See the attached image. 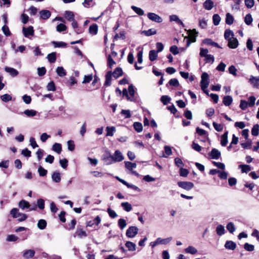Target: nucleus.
Wrapping results in <instances>:
<instances>
[{
	"mask_svg": "<svg viewBox=\"0 0 259 259\" xmlns=\"http://www.w3.org/2000/svg\"><path fill=\"white\" fill-rule=\"evenodd\" d=\"M233 22H234L233 17L230 13H227L226 14V23L227 24L231 25L233 23Z\"/></svg>",
	"mask_w": 259,
	"mask_h": 259,
	"instance_id": "nucleus-46",
	"label": "nucleus"
},
{
	"mask_svg": "<svg viewBox=\"0 0 259 259\" xmlns=\"http://www.w3.org/2000/svg\"><path fill=\"white\" fill-rule=\"evenodd\" d=\"M38 172L39 173V175L40 177L46 176L47 174V170L43 168L41 166H39L38 168Z\"/></svg>",
	"mask_w": 259,
	"mask_h": 259,
	"instance_id": "nucleus-51",
	"label": "nucleus"
},
{
	"mask_svg": "<svg viewBox=\"0 0 259 259\" xmlns=\"http://www.w3.org/2000/svg\"><path fill=\"white\" fill-rule=\"evenodd\" d=\"M37 206L38 207V208L41 209V210H42L44 209L45 208V201L44 199H38L37 201Z\"/></svg>",
	"mask_w": 259,
	"mask_h": 259,
	"instance_id": "nucleus-62",
	"label": "nucleus"
},
{
	"mask_svg": "<svg viewBox=\"0 0 259 259\" xmlns=\"http://www.w3.org/2000/svg\"><path fill=\"white\" fill-rule=\"evenodd\" d=\"M52 150L58 154H60L62 151V146L60 144L56 143L52 146Z\"/></svg>",
	"mask_w": 259,
	"mask_h": 259,
	"instance_id": "nucleus-34",
	"label": "nucleus"
},
{
	"mask_svg": "<svg viewBox=\"0 0 259 259\" xmlns=\"http://www.w3.org/2000/svg\"><path fill=\"white\" fill-rule=\"evenodd\" d=\"M259 125L256 124L253 125L251 130V134L254 136H256L258 135Z\"/></svg>",
	"mask_w": 259,
	"mask_h": 259,
	"instance_id": "nucleus-48",
	"label": "nucleus"
},
{
	"mask_svg": "<svg viewBox=\"0 0 259 259\" xmlns=\"http://www.w3.org/2000/svg\"><path fill=\"white\" fill-rule=\"evenodd\" d=\"M121 206L127 212H129L132 209V205L127 202H122Z\"/></svg>",
	"mask_w": 259,
	"mask_h": 259,
	"instance_id": "nucleus-29",
	"label": "nucleus"
},
{
	"mask_svg": "<svg viewBox=\"0 0 259 259\" xmlns=\"http://www.w3.org/2000/svg\"><path fill=\"white\" fill-rule=\"evenodd\" d=\"M52 179L55 183H59L61 181L60 174L58 171L54 172L52 175Z\"/></svg>",
	"mask_w": 259,
	"mask_h": 259,
	"instance_id": "nucleus-24",
	"label": "nucleus"
},
{
	"mask_svg": "<svg viewBox=\"0 0 259 259\" xmlns=\"http://www.w3.org/2000/svg\"><path fill=\"white\" fill-rule=\"evenodd\" d=\"M221 144L222 146H225L228 143V132H225L221 138Z\"/></svg>",
	"mask_w": 259,
	"mask_h": 259,
	"instance_id": "nucleus-27",
	"label": "nucleus"
},
{
	"mask_svg": "<svg viewBox=\"0 0 259 259\" xmlns=\"http://www.w3.org/2000/svg\"><path fill=\"white\" fill-rule=\"evenodd\" d=\"M18 239V237L15 235H9L6 239V240L9 242L16 241Z\"/></svg>",
	"mask_w": 259,
	"mask_h": 259,
	"instance_id": "nucleus-60",
	"label": "nucleus"
},
{
	"mask_svg": "<svg viewBox=\"0 0 259 259\" xmlns=\"http://www.w3.org/2000/svg\"><path fill=\"white\" fill-rule=\"evenodd\" d=\"M18 206L21 209L24 210L26 208H29L30 205L28 201L22 200L19 202Z\"/></svg>",
	"mask_w": 259,
	"mask_h": 259,
	"instance_id": "nucleus-17",
	"label": "nucleus"
},
{
	"mask_svg": "<svg viewBox=\"0 0 259 259\" xmlns=\"http://www.w3.org/2000/svg\"><path fill=\"white\" fill-rule=\"evenodd\" d=\"M98 27L96 24H93L89 27V33L92 35H96L98 32Z\"/></svg>",
	"mask_w": 259,
	"mask_h": 259,
	"instance_id": "nucleus-22",
	"label": "nucleus"
},
{
	"mask_svg": "<svg viewBox=\"0 0 259 259\" xmlns=\"http://www.w3.org/2000/svg\"><path fill=\"white\" fill-rule=\"evenodd\" d=\"M203 43L207 45L212 46L218 48H222L218 43L213 41L210 38L204 39Z\"/></svg>",
	"mask_w": 259,
	"mask_h": 259,
	"instance_id": "nucleus-20",
	"label": "nucleus"
},
{
	"mask_svg": "<svg viewBox=\"0 0 259 259\" xmlns=\"http://www.w3.org/2000/svg\"><path fill=\"white\" fill-rule=\"evenodd\" d=\"M171 240L172 237H168L165 239L158 238L155 241L151 242L150 243V245L152 247V248H154L155 246L159 244H166L169 242Z\"/></svg>",
	"mask_w": 259,
	"mask_h": 259,
	"instance_id": "nucleus-2",
	"label": "nucleus"
},
{
	"mask_svg": "<svg viewBox=\"0 0 259 259\" xmlns=\"http://www.w3.org/2000/svg\"><path fill=\"white\" fill-rule=\"evenodd\" d=\"M65 18L69 21H72L74 20V15L72 12L67 11L65 12Z\"/></svg>",
	"mask_w": 259,
	"mask_h": 259,
	"instance_id": "nucleus-26",
	"label": "nucleus"
},
{
	"mask_svg": "<svg viewBox=\"0 0 259 259\" xmlns=\"http://www.w3.org/2000/svg\"><path fill=\"white\" fill-rule=\"evenodd\" d=\"M103 160L106 165H110L114 162L112 155L108 151H107L105 154L103 155Z\"/></svg>",
	"mask_w": 259,
	"mask_h": 259,
	"instance_id": "nucleus-6",
	"label": "nucleus"
},
{
	"mask_svg": "<svg viewBox=\"0 0 259 259\" xmlns=\"http://www.w3.org/2000/svg\"><path fill=\"white\" fill-rule=\"evenodd\" d=\"M234 34L233 32L230 29H227L224 33V37L226 40H230L231 38L234 37Z\"/></svg>",
	"mask_w": 259,
	"mask_h": 259,
	"instance_id": "nucleus-21",
	"label": "nucleus"
},
{
	"mask_svg": "<svg viewBox=\"0 0 259 259\" xmlns=\"http://www.w3.org/2000/svg\"><path fill=\"white\" fill-rule=\"evenodd\" d=\"M111 77H112V72L111 71H108L106 75V81L105 82L104 85L109 86L111 84Z\"/></svg>",
	"mask_w": 259,
	"mask_h": 259,
	"instance_id": "nucleus-36",
	"label": "nucleus"
},
{
	"mask_svg": "<svg viewBox=\"0 0 259 259\" xmlns=\"http://www.w3.org/2000/svg\"><path fill=\"white\" fill-rule=\"evenodd\" d=\"M232 101L233 99L230 96H226L223 98V104L226 106H230L232 104Z\"/></svg>",
	"mask_w": 259,
	"mask_h": 259,
	"instance_id": "nucleus-23",
	"label": "nucleus"
},
{
	"mask_svg": "<svg viewBox=\"0 0 259 259\" xmlns=\"http://www.w3.org/2000/svg\"><path fill=\"white\" fill-rule=\"evenodd\" d=\"M47 226V222L43 219L40 220L37 223V227L39 229L43 230L46 228Z\"/></svg>",
	"mask_w": 259,
	"mask_h": 259,
	"instance_id": "nucleus-44",
	"label": "nucleus"
},
{
	"mask_svg": "<svg viewBox=\"0 0 259 259\" xmlns=\"http://www.w3.org/2000/svg\"><path fill=\"white\" fill-rule=\"evenodd\" d=\"M169 20L170 21H175L179 25H182L183 27H184V24L183 22L179 19V17L176 15H172L169 16Z\"/></svg>",
	"mask_w": 259,
	"mask_h": 259,
	"instance_id": "nucleus-19",
	"label": "nucleus"
},
{
	"mask_svg": "<svg viewBox=\"0 0 259 259\" xmlns=\"http://www.w3.org/2000/svg\"><path fill=\"white\" fill-rule=\"evenodd\" d=\"M118 225L119 228L123 230L126 226V221L123 219H120L118 221Z\"/></svg>",
	"mask_w": 259,
	"mask_h": 259,
	"instance_id": "nucleus-50",
	"label": "nucleus"
},
{
	"mask_svg": "<svg viewBox=\"0 0 259 259\" xmlns=\"http://www.w3.org/2000/svg\"><path fill=\"white\" fill-rule=\"evenodd\" d=\"M107 131L106 136H113L114 133L116 131V128L114 126H107L106 128Z\"/></svg>",
	"mask_w": 259,
	"mask_h": 259,
	"instance_id": "nucleus-31",
	"label": "nucleus"
},
{
	"mask_svg": "<svg viewBox=\"0 0 259 259\" xmlns=\"http://www.w3.org/2000/svg\"><path fill=\"white\" fill-rule=\"evenodd\" d=\"M39 14L41 19L46 20L50 18L51 15V13L49 10H44L39 12Z\"/></svg>",
	"mask_w": 259,
	"mask_h": 259,
	"instance_id": "nucleus-11",
	"label": "nucleus"
},
{
	"mask_svg": "<svg viewBox=\"0 0 259 259\" xmlns=\"http://www.w3.org/2000/svg\"><path fill=\"white\" fill-rule=\"evenodd\" d=\"M35 254V251L32 249L25 250L23 254V256L26 259L32 258Z\"/></svg>",
	"mask_w": 259,
	"mask_h": 259,
	"instance_id": "nucleus-12",
	"label": "nucleus"
},
{
	"mask_svg": "<svg viewBox=\"0 0 259 259\" xmlns=\"http://www.w3.org/2000/svg\"><path fill=\"white\" fill-rule=\"evenodd\" d=\"M212 159H218L221 156V152L217 149L213 148L210 153Z\"/></svg>",
	"mask_w": 259,
	"mask_h": 259,
	"instance_id": "nucleus-16",
	"label": "nucleus"
},
{
	"mask_svg": "<svg viewBox=\"0 0 259 259\" xmlns=\"http://www.w3.org/2000/svg\"><path fill=\"white\" fill-rule=\"evenodd\" d=\"M134 129L138 132L140 133L143 130V126L141 123L135 122L133 124Z\"/></svg>",
	"mask_w": 259,
	"mask_h": 259,
	"instance_id": "nucleus-39",
	"label": "nucleus"
},
{
	"mask_svg": "<svg viewBox=\"0 0 259 259\" xmlns=\"http://www.w3.org/2000/svg\"><path fill=\"white\" fill-rule=\"evenodd\" d=\"M66 29H67L66 26L63 23H60V24H58L56 27L57 31L59 32L65 31L66 30Z\"/></svg>",
	"mask_w": 259,
	"mask_h": 259,
	"instance_id": "nucleus-56",
	"label": "nucleus"
},
{
	"mask_svg": "<svg viewBox=\"0 0 259 259\" xmlns=\"http://www.w3.org/2000/svg\"><path fill=\"white\" fill-rule=\"evenodd\" d=\"M23 32L24 36L26 37H28L29 35H34V30L32 26H29L27 28L23 27Z\"/></svg>",
	"mask_w": 259,
	"mask_h": 259,
	"instance_id": "nucleus-10",
	"label": "nucleus"
},
{
	"mask_svg": "<svg viewBox=\"0 0 259 259\" xmlns=\"http://www.w3.org/2000/svg\"><path fill=\"white\" fill-rule=\"evenodd\" d=\"M24 113L28 117H31L36 115L37 112L33 109H27L24 111Z\"/></svg>",
	"mask_w": 259,
	"mask_h": 259,
	"instance_id": "nucleus-33",
	"label": "nucleus"
},
{
	"mask_svg": "<svg viewBox=\"0 0 259 259\" xmlns=\"http://www.w3.org/2000/svg\"><path fill=\"white\" fill-rule=\"evenodd\" d=\"M131 8L136 14L139 16H143L144 14V11L140 8L135 6H132Z\"/></svg>",
	"mask_w": 259,
	"mask_h": 259,
	"instance_id": "nucleus-37",
	"label": "nucleus"
},
{
	"mask_svg": "<svg viewBox=\"0 0 259 259\" xmlns=\"http://www.w3.org/2000/svg\"><path fill=\"white\" fill-rule=\"evenodd\" d=\"M226 249L234 250L236 247V243L232 241H227L225 244Z\"/></svg>",
	"mask_w": 259,
	"mask_h": 259,
	"instance_id": "nucleus-13",
	"label": "nucleus"
},
{
	"mask_svg": "<svg viewBox=\"0 0 259 259\" xmlns=\"http://www.w3.org/2000/svg\"><path fill=\"white\" fill-rule=\"evenodd\" d=\"M244 249L248 251H252L254 249V245L252 244H250L248 243H245L244 245Z\"/></svg>",
	"mask_w": 259,
	"mask_h": 259,
	"instance_id": "nucleus-63",
	"label": "nucleus"
},
{
	"mask_svg": "<svg viewBox=\"0 0 259 259\" xmlns=\"http://www.w3.org/2000/svg\"><path fill=\"white\" fill-rule=\"evenodd\" d=\"M216 232L219 236H222L225 233V227L222 225H219L216 228Z\"/></svg>",
	"mask_w": 259,
	"mask_h": 259,
	"instance_id": "nucleus-28",
	"label": "nucleus"
},
{
	"mask_svg": "<svg viewBox=\"0 0 259 259\" xmlns=\"http://www.w3.org/2000/svg\"><path fill=\"white\" fill-rule=\"evenodd\" d=\"M186 253L194 254L197 253V250L192 246H189L185 249Z\"/></svg>",
	"mask_w": 259,
	"mask_h": 259,
	"instance_id": "nucleus-41",
	"label": "nucleus"
},
{
	"mask_svg": "<svg viewBox=\"0 0 259 259\" xmlns=\"http://www.w3.org/2000/svg\"><path fill=\"white\" fill-rule=\"evenodd\" d=\"M10 165V161L9 160H3L0 162V167L8 168Z\"/></svg>",
	"mask_w": 259,
	"mask_h": 259,
	"instance_id": "nucleus-61",
	"label": "nucleus"
},
{
	"mask_svg": "<svg viewBox=\"0 0 259 259\" xmlns=\"http://www.w3.org/2000/svg\"><path fill=\"white\" fill-rule=\"evenodd\" d=\"M147 17L150 20L155 22L160 23L162 21V18L159 16L154 13H148Z\"/></svg>",
	"mask_w": 259,
	"mask_h": 259,
	"instance_id": "nucleus-8",
	"label": "nucleus"
},
{
	"mask_svg": "<svg viewBox=\"0 0 259 259\" xmlns=\"http://www.w3.org/2000/svg\"><path fill=\"white\" fill-rule=\"evenodd\" d=\"M1 99L3 102H7L12 100V98L11 95L6 94L1 96Z\"/></svg>",
	"mask_w": 259,
	"mask_h": 259,
	"instance_id": "nucleus-53",
	"label": "nucleus"
},
{
	"mask_svg": "<svg viewBox=\"0 0 259 259\" xmlns=\"http://www.w3.org/2000/svg\"><path fill=\"white\" fill-rule=\"evenodd\" d=\"M252 141L248 140L246 142L241 143V145L244 149H250L251 147Z\"/></svg>",
	"mask_w": 259,
	"mask_h": 259,
	"instance_id": "nucleus-59",
	"label": "nucleus"
},
{
	"mask_svg": "<svg viewBox=\"0 0 259 259\" xmlns=\"http://www.w3.org/2000/svg\"><path fill=\"white\" fill-rule=\"evenodd\" d=\"M125 167L130 170H132L133 168H135L137 166L136 163H132L130 161H124Z\"/></svg>",
	"mask_w": 259,
	"mask_h": 259,
	"instance_id": "nucleus-35",
	"label": "nucleus"
},
{
	"mask_svg": "<svg viewBox=\"0 0 259 259\" xmlns=\"http://www.w3.org/2000/svg\"><path fill=\"white\" fill-rule=\"evenodd\" d=\"M249 82L255 88H259V77H255L252 75L250 76Z\"/></svg>",
	"mask_w": 259,
	"mask_h": 259,
	"instance_id": "nucleus-15",
	"label": "nucleus"
},
{
	"mask_svg": "<svg viewBox=\"0 0 259 259\" xmlns=\"http://www.w3.org/2000/svg\"><path fill=\"white\" fill-rule=\"evenodd\" d=\"M122 75V69L119 67L116 68L115 69V70L114 71V72L113 73H112V75H113V76L115 78H117L120 77Z\"/></svg>",
	"mask_w": 259,
	"mask_h": 259,
	"instance_id": "nucleus-25",
	"label": "nucleus"
},
{
	"mask_svg": "<svg viewBox=\"0 0 259 259\" xmlns=\"http://www.w3.org/2000/svg\"><path fill=\"white\" fill-rule=\"evenodd\" d=\"M5 70L13 77L16 76L19 73L16 69L11 67H6Z\"/></svg>",
	"mask_w": 259,
	"mask_h": 259,
	"instance_id": "nucleus-18",
	"label": "nucleus"
},
{
	"mask_svg": "<svg viewBox=\"0 0 259 259\" xmlns=\"http://www.w3.org/2000/svg\"><path fill=\"white\" fill-rule=\"evenodd\" d=\"M209 76L208 74L204 72L201 75V80L200 82L201 88L202 90L206 89L209 85Z\"/></svg>",
	"mask_w": 259,
	"mask_h": 259,
	"instance_id": "nucleus-1",
	"label": "nucleus"
},
{
	"mask_svg": "<svg viewBox=\"0 0 259 259\" xmlns=\"http://www.w3.org/2000/svg\"><path fill=\"white\" fill-rule=\"evenodd\" d=\"M214 7V3L211 0H206L203 3V7L205 10H210Z\"/></svg>",
	"mask_w": 259,
	"mask_h": 259,
	"instance_id": "nucleus-14",
	"label": "nucleus"
},
{
	"mask_svg": "<svg viewBox=\"0 0 259 259\" xmlns=\"http://www.w3.org/2000/svg\"><path fill=\"white\" fill-rule=\"evenodd\" d=\"M112 157L114 162H120L124 159L123 155L118 150L115 151L114 154L112 155Z\"/></svg>",
	"mask_w": 259,
	"mask_h": 259,
	"instance_id": "nucleus-7",
	"label": "nucleus"
},
{
	"mask_svg": "<svg viewBox=\"0 0 259 259\" xmlns=\"http://www.w3.org/2000/svg\"><path fill=\"white\" fill-rule=\"evenodd\" d=\"M227 230L230 233L233 234L236 230V228L234 224L232 222L229 223L226 226Z\"/></svg>",
	"mask_w": 259,
	"mask_h": 259,
	"instance_id": "nucleus-38",
	"label": "nucleus"
},
{
	"mask_svg": "<svg viewBox=\"0 0 259 259\" xmlns=\"http://www.w3.org/2000/svg\"><path fill=\"white\" fill-rule=\"evenodd\" d=\"M179 187L186 190L189 191L194 186V184L191 182L180 181L178 182Z\"/></svg>",
	"mask_w": 259,
	"mask_h": 259,
	"instance_id": "nucleus-4",
	"label": "nucleus"
},
{
	"mask_svg": "<svg viewBox=\"0 0 259 259\" xmlns=\"http://www.w3.org/2000/svg\"><path fill=\"white\" fill-rule=\"evenodd\" d=\"M170 98L166 95L162 96L160 98V101L164 105H167L170 101Z\"/></svg>",
	"mask_w": 259,
	"mask_h": 259,
	"instance_id": "nucleus-57",
	"label": "nucleus"
},
{
	"mask_svg": "<svg viewBox=\"0 0 259 259\" xmlns=\"http://www.w3.org/2000/svg\"><path fill=\"white\" fill-rule=\"evenodd\" d=\"M75 233L80 238L87 236L86 232L82 229H77Z\"/></svg>",
	"mask_w": 259,
	"mask_h": 259,
	"instance_id": "nucleus-49",
	"label": "nucleus"
},
{
	"mask_svg": "<svg viewBox=\"0 0 259 259\" xmlns=\"http://www.w3.org/2000/svg\"><path fill=\"white\" fill-rule=\"evenodd\" d=\"M228 46L231 49H236L239 45L238 41L235 37H233L228 40Z\"/></svg>",
	"mask_w": 259,
	"mask_h": 259,
	"instance_id": "nucleus-9",
	"label": "nucleus"
},
{
	"mask_svg": "<svg viewBox=\"0 0 259 259\" xmlns=\"http://www.w3.org/2000/svg\"><path fill=\"white\" fill-rule=\"evenodd\" d=\"M198 32L195 29L190 30L189 31V38L187 39V47L189 46L191 42L196 41V37Z\"/></svg>",
	"mask_w": 259,
	"mask_h": 259,
	"instance_id": "nucleus-3",
	"label": "nucleus"
},
{
	"mask_svg": "<svg viewBox=\"0 0 259 259\" xmlns=\"http://www.w3.org/2000/svg\"><path fill=\"white\" fill-rule=\"evenodd\" d=\"M212 20L214 25H218L221 21V17L218 14H214L212 17Z\"/></svg>",
	"mask_w": 259,
	"mask_h": 259,
	"instance_id": "nucleus-47",
	"label": "nucleus"
},
{
	"mask_svg": "<svg viewBox=\"0 0 259 259\" xmlns=\"http://www.w3.org/2000/svg\"><path fill=\"white\" fill-rule=\"evenodd\" d=\"M252 18L250 14H248L246 15L244 18V22L247 25H249L252 22Z\"/></svg>",
	"mask_w": 259,
	"mask_h": 259,
	"instance_id": "nucleus-52",
	"label": "nucleus"
},
{
	"mask_svg": "<svg viewBox=\"0 0 259 259\" xmlns=\"http://www.w3.org/2000/svg\"><path fill=\"white\" fill-rule=\"evenodd\" d=\"M146 36H150L152 35L155 34L156 31L154 29H149L148 30H144L142 32Z\"/></svg>",
	"mask_w": 259,
	"mask_h": 259,
	"instance_id": "nucleus-54",
	"label": "nucleus"
},
{
	"mask_svg": "<svg viewBox=\"0 0 259 259\" xmlns=\"http://www.w3.org/2000/svg\"><path fill=\"white\" fill-rule=\"evenodd\" d=\"M239 167L241 169V171L242 172L247 173L251 170V167L248 165L241 164L240 165Z\"/></svg>",
	"mask_w": 259,
	"mask_h": 259,
	"instance_id": "nucleus-45",
	"label": "nucleus"
},
{
	"mask_svg": "<svg viewBox=\"0 0 259 259\" xmlns=\"http://www.w3.org/2000/svg\"><path fill=\"white\" fill-rule=\"evenodd\" d=\"M56 72L60 77H64L66 75V72L63 67H58L56 69Z\"/></svg>",
	"mask_w": 259,
	"mask_h": 259,
	"instance_id": "nucleus-32",
	"label": "nucleus"
},
{
	"mask_svg": "<svg viewBox=\"0 0 259 259\" xmlns=\"http://www.w3.org/2000/svg\"><path fill=\"white\" fill-rule=\"evenodd\" d=\"M126 247H127L130 251H135L136 249V244L131 242V241H127L125 244Z\"/></svg>",
	"mask_w": 259,
	"mask_h": 259,
	"instance_id": "nucleus-30",
	"label": "nucleus"
},
{
	"mask_svg": "<svg viewBox=\"0 0 259 259\" xmlns=\"http://www.w3.org/2000/svg\"><path fill=\"white\" fill-rule=\"evenodd\" d=\"M47 58L50 62L54 63L56 60V53L53 52L51 54H49L47 56Z\"/></svg>",
	"mask_w": 259,
	"mask_h": 259,
	"instance_id": "nucleus-43",
	"label": "nucleus"
},
{
	"mask_svg": "<svg viewBox=\"0 0 259 259\" xmlns=\"http://www.w3.org/2000/svg\"><path fill=\"white\" fill-rule=\"evenodd\" d=\"M107 211L110 217L112 219L116 218L118 216L116 212L110 208H108Z\"/></svg>",
	"mask_w": 259,
	"mask_h": 259,
	"instance_id": "nucleus-58",
	"label": "nucleus"
},
{
	"mask_svg": "<svg viewBox=\"0 0 259 259\" xmlns=\"http://www.w3.org/2000/svg\"><path fill=\"white\" fill-rule=\"evenodd\" d=\"M138 228L135 226L130 227L126 232V235L129 238L134 237L138 233Z\"/></svg>",
	"mask_w": 259,
	"mask_h": 259,
	"instance_id": "nucleus-5",
	"label": "nucleus"
},
{
	"mask_svg": "<svg viewBox=\"0 0 259 259\" xmlns=\"http://www.w3.org/2000/svg\"><path fill=\"white\" fill-rule=\"evenodd\" d=\"M248 105V104L247 101L243 100H241L240 101L239 107L242 110H246L247 108Z\"/></svg>",
	"mask_w": 259,
	"mask_h": 259,
	"instance_id": "nucleus-64",
	"label": "nucleus"
},
{
	"mask_svg": "<svg viewBox=\"0 0 259 259\" xmlns=\"http://www.w3.org/2000/svg\"><path fill=\"white\" fill-rule=\"evenodd\" d=\"M10 214L14 218H17L21 215V213L19 212V209L17 208H14L10 211Z\"/></svg>",
	"mask_w": 259,
	"mask_h": 259,
	"instance_id": "nucleus-40",
	"label": "nucleus"
},
{
	"mask_svg": "<svg viewBox=\"0 0 259 259\" xmlns=\"http://www.w3.org/2000/svg\"><path fill=\"white\" fill-rule=\"evenodd\" d=\"M149 59L151 61L155 60L157 57V52L155 50H151L149 52Z\"/></svg>",
	"mask_w": 259,
	"mask_h": 259,
	"instance_id": "nucleus-42",
	"label": "nucleus"
},
{
	"mask_svg": "<svg viewBox=\"0 0 259 259\" xmlns=\"http://www.w3.org/2000/svg\"><path fill=\"white\" fill-rule=\"evenodd\" d=\"M53 44L55 47L64 48L67 46V44L63 41H53Z\"/></svg>",
	"mask_w": 259,
	"mask_h": 259,
	"instance_id": "nucleus-55",
	"label": "nucleus"
}]
</instances>
